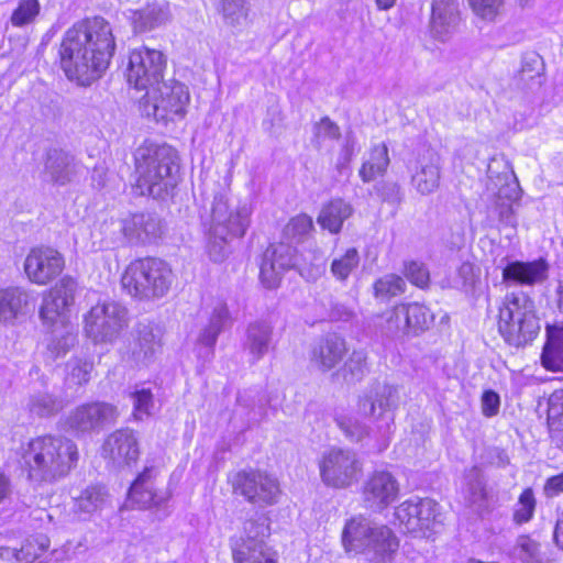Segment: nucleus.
Wrapping results in <instances>:
<instances>
[{
  "label": "nucleus",
  "instance_id": "nucleus-1",
  "mask_svg": "<svg viewBox=\"0 0 563 563\" xmlns=\"http://www.w3.org/2000/svg\"><path fill=\"white\" fill-rule=\"evenodd\" d=\"M111 24L100 16L76 22L63 35L60 67L69 80L89 86L108 69L115 51Z\"/></svg>",
  "mask_w": 563,
  "mask_h": 563
},
{
  "label": "nucleus",
  "instance_id": "nucleus-2",
  "mask_svg": "<svg viewBox=\"0 0 563 563\" xmlns=\"http://www.w3.org/2000/svg\"><path fill=\"white\" fill-rule=\"evenodd\" d=\"M398 399V389L395 386L377 385L358 401V411L372 418L375 430L367 431L356 417L349 415L338 416V426L349 440L362 442L367 439L366 445L383 451L389 443Z\"/></svg>",
  "mask_w": 563,
  "mask_h": 563
},
{
  "label": "nucleus",
  "instance_id": "nucleus-3",
  "mask_svg": "<svg viewBox=\"0 0 563 563\" xmlns=\"http://www.w3.org/2000/svg\"><path fill=\"white\" fill-rule=\"evenodd\" d=\"M76 287L75 279L65 276L43 296L40 318L49 330L46 350L53 360L66 355L77 342V327L70 320Z\"/></svg>",
  "mask_w": 563,
  "mask_h": 563
},
{
  "label": "nucleus",
  "instance_id": "nucleus-4",
  "mask_svg": "<svg viewBox=\"0 0 563 563\" xmlns=\"http://www.w3.org/2000/svg\"><path fill=\"white\" fill-rule=\"evenodd\" d=\"M29 477L35 483H54L65 477L76 465V444L64 438L33 439L23 454Z\"/></svg>",
  "mask_w": 563,
  "mask_h": 563
},
{
  "label": "nucleus",
  "instance_id": "nucleus-5",
  "mask_svg": "<svg viewBox=\"0 0 563 563\" xmlns=\"http://www.w3.org/2000/svg\"><path fill=\"white\" fill-rule=\"evenodd\" d=\"M177 155L168 145L144 144L135 153V189L142 196L163 198L177 184Z\"/></svg>",
  "mask_w": 563,
  "mask_h": 563
},
{
  "label": "nucleus",
  "instance_id": "nucleus-6",
  "mask_svg": "<svg viewBox=\"0 0 563 563\" xmlns=\"http://www.w3.org/2000/svg\"><path fill=\"white\" fill-rule=\"evenodd\" d=\"M291 267L296 268L306 280L314 282L325 272L324 254L320 250H309L296 255L291 245L272 244L263 254L260 279L264 287L276 288L283 273Z\"/></svg>",
  "mask_w": 563,
  "mask_h": 563
},
{
  "label": "nucleus",
  "instance_id": "nucleus-7",
  "mask_svg": "<svg viewBox=\"0 0 563 563\" xmlns=\"http://www.w3.org/2000/svg\"><path fill=\"white\" fill-rule=\"evenodd\" d=\"M251 207L247 203L232 206L227 194H218L211 208L208 252L212 261L221 262L227 254L230 238L244 235L249 224Z\"/></svg>",
  "mask_w": 563,
  "mask_h": 563
},
{
  "label": "nucleus",
  "instance_id": "nucleus-8",
  "mask_svg": "<svg viewBox=\"0 0 563 563\" xmlns=\"http://www.w3.org/2000/svg\"><path fill=\"white\" fill-rule=\"evenodd\" d=\"M173 282L174 274L169 264L157 257L132 261L121 277L123 289L141 300H156L165 297Z\"/></svg>",
  "mask_w": 563,
  "mask_h": 563
},
{
  "label": "nucleus",
  "instance_id": "nucleus-9",
  "mask_svg": "<svg viewBox=\"0 0 563 563\" xmlns=\"http://www.w3.org/2000/svg\"><path fill=\"white\" fill-rule=\"evenodd\" d=\"M498 330L505 341L514 346L533 341L540 331L533 300L523 292L506 295L499 308Z\"/></svg>",
  "mask_w": 563,
  "mask_h": 563
},
{
  "label": "nucleus",
  "instance_id": "nucleus-10",
  "mask_svg": "<svg viewBox=\"0 0 563 563\" xmlns=\"http://www.w3.org/2000/svg\"><path fill=\"white\" fill-rule=\"evenodd\" d=\"M128 310L113 300H98L84 316V333L95 344H112L128 328Z\"/></svg>",
  "mask_w": 563,
  "mask_h": 563
},
{
  "label": "nucleus",
  "instance_id": "nucleus-11",
  "mask_svg": "<svg viewBox=\"0 0 563 563\" xmlns=\"http://www.w3.org/2000/svg\"><path fill=\"white\" fill-rule=\"evenodd\" d=\"M318 467L322 483L336 489L353 486L363 474V462L357 453L335 446L325 450L321 454Z\"/></svg>",
  "mask_w": 563,
  "mask_h": 563
},
{
  "label": "nucleus",
  "instance_id": "nucleus-12",
  "mask_svg": "<svg viewBox=\"0 0 563 563\" xmlns=\"http://www.w3.org/2000/svg\"><path fill=\"white\" fill-rule=\"evenodd\" d=\"M394 516L405 532L420 538H430L442 522L440 507L430 498H409L395 508Z\"/></svg>",
  "mask_w": 563,
  "mask_h": 563
},
{
  "label": "nucleus",
  "instance_id": "nucleus-13",
  "mask_svg": "<svg viewBox=\"0 0 563 563\" xmlns=\"http://www.w3.org/2000/svg\"><path fill=\"white\" fill-rule=\"evenodd\" d=\"M434 320L428 307L418 302L395 306L382 317L380 327L387 336L419 335Z\"/></svg>",
  "mask_w": 563,
  "mask_h": 563
},
{
  "label": "nucleus",
  "instance_id": "nucleus-14",
  "mask_svg": "<svg viewBox=\"0 0 563 563\" xmlns=\"http://www.w3.org/2000/svg\"><path fill=\"white\" fill-rule=\"evenodd\" d=\"M165 68L166 57L161 51L146 46L134 48L129 55L128 82L135 89L147 92L163 82Z\"/></svg>",
  "mask_w": 563,
  "mask_h": 563
},
{
  "label": "nucleus",
  "instance_id": "nucleus-15",
  "mask_svg": "<svg viewBox=\"0 0 563 563\" xmlns=\"http://www.w3.org/2000/svg\"><path fill=\"white\" fill-rule=\"evenodd\" d=\"M157 121L183 120L190 102L188 87L177 80L163 81L146 92Z\"/></svg>",
  "mask_w": 563,
  "mask_h": 563
},
{
  "label": "nucleus",
  "instance_id": "nucleus-16",
  "mask_svg": "<svg viewBox=\"0 0 563 563\" xmlns=\"http://www.w3.org/2000/svg\"><path fill=\"white\" fill-rule=\"evenodd\" d=\"M232 485L236 493L260 507L276 505L282 496L278 479L258 470L236 473L232 478Z\"/></svg>",
  "mask_w": 563,
  "mask_h": 563
},
{
  "label": "nucleus",
  "instance_id": "nucleus-17",
  "mask_svg": "<svg viewBox=\"0 0 563 563\" xmlns=\"http://www.w3.org/2000/svg\"><path fill=\"white\" fill-rule=\"evenodd\" d=\"M268 530L263 525L247 522L244 527V537H241L232 545L234 563H278V552L265 540Z\"/></svg>",
  "mask_w": 563,
  "mask_h": 563
},
{
  "label": "nucleus",
  "instance_id": "nucleus-18",
  "mask_svg": "<svg viewBox=\"0 0 563 563\" xmlns=\"http://www.w3.org/2000/svg\"><path fill=\"white\" fill-rule=\"evenodd\" d=\"M158 474L155 465H146L142 473L132 483L126 503L132 507L141 509H154L158 519H163L170 514L169 498L166 492H155L151 481Z\"/></svg>",
  "mask_w": 563,
  "mask_h": 563
},
{
  "label": "nucleus",
  "instance_id": "nucleus-19",
  "mask_svg": "<svg viewBox=\"0 0 563 563\" xmlns=\"http://www.w3.org/2000/svg\"><path fill=\"white\" fill-rule=\"evenodd\" d=\"M399 493L400 484L393 473L375 470L367 475L362 486L364 507L382 512L398 499Z\"/></svg>",
  "mask_w": 563,
  "mask_h": 563
},
{
  "label": "nucleus",
  "instance_id": "nucleus-20",
  "mask_svg": "<svg viewBox=\"0 0 563 563\" xmlns=\"http://www.w3.org/2000/svg\"><path fill=\"white\" fill-rule=\"evenodd\" d=\"M23 266L31 283L47 285L63 272L65 261L57 250L42 245L30 250Z\"/></svg>",
  "mask_w": 563,
  "mask_h": 563
},
{
  "label": "nucleus",
  "instance_id": "nucleus-21",
  "mask_svg": "<svg viewBox=\"0 0 563 563\" xmlns=\"http://www.w3.org/2000/svg\"><path fill=\"white\" fill-rule=\"evenodd\" d=\"M117 418V408L107 402H89L76 407L66 418V427L75 433L101 428Z\"/></svg>",
  "mask_w": 563,
  "mask_h": 563
},
{
  "label": "nucleus",
  "instance_id": "nucleus-22",
  "mask_svg": "<svg viewBox=\"0 0 563 563\" xmlns=\"http://www.w3.org/2000/svg\"><path fill=\"white\" fill-rule=\"evenodd\" d=\"M440 155L431 150H424L408 164L411 184L421 195L435 191L440 184Z\"/></svg>",
  "mask_w": 563,
  "mask_h": 563
},
{
  "label": "nucleus",
  "instance_id": "nucleus-23",
  "mask_svg": "<svg viewBox=\"0 0 563 563\" xmlns=\"http://www.w3.org/2000/svg\"><path fill=\"white\" fill-rule=\"evenodd\" d=\"M102 455L118 467L136 463L140 456L136 433L129 428L112 432L102 445Z\"/></svg>",
  "mask_w": 563,
  "mask_h": 563
},
{
  "label": "nucleus",
  "instance_id": "nucleus-24",
  "mask_svg": "<svg viewBox=\"0 0 563 563\" xmlns=\"http://www.w3.org/2000/svg\"><path fill=\"white\" fill-rule=\"evenodd\" d=\"M376 522L358 515L347 519L341 532V545L349 556L363 555Z\"/></svg>",
  "mask_w": 563,
  "mask_h": 563
},
{
  "label": "nucleus",
  "instance_id": "nucleus-25",
  "mask_svg": "<svg viewBox=\"0 0 563 563\" xmlns=\"http://www.w3.org/2000/svg\"><path fill=\"white\" fill-rule=\"evenodd\" d=\"M399 549V539L386 525L376 522L363 556L373 563L390 562Z\"/></svg>",
  "mask_w": 563,
  "mask_h": 563
},
{
  "label": "nucleus",
  "instance_id": "nucleus-26",
  "mask_svg": "<svg viewBox=\"0 0 563 563\" xmlns=\"http://www.w3.org/2000/svg\"><path fill=\"white\" fill-rule=\"evenodd\" d=\"M459 4L456 0H433L430 32L439 41H446L454 33L459 23Z\"/></svg>",
  "mask_w": 563,
  "mask_h": 563
},
{
  "label": "nucleus",
  "instance_id": "nucleus-27",
  "mask_svg": "<svg viewBox=\"0 0 563 563\" xmlns=\"http://www.w3.org/2000/svg\"><path fill=\"white\" fill-rule=\"evenodd\" d=\"M126 16L136 32H146L166 24L172 13L167 2H153L139 10H128Z\"/></svg>",
  "mask_w": 563,
  "mask_h": 563
},
{
  "label": "nucleus",
  "instance_id": "nucleus-28",
  "mask_svg": "<svg viewBox=\"0 0 563 563\" xmlns=\"http://www.w3.org/2000/svg\"><path fill=\"white\" fill-rule=\"evenodd\" d=\"M548 266L539 260L532 262L514 261L503 269V279L506 283L520 285H534L547 278Z\"/></svg>",
  "mask_w": 563,
  "mask_h": 563
},
{
  "label": "nucleus",
  "instance_id": "nucleus-29",
  "mask_svg": "<svg viewBox=\"0 0 563 563\" xmlns=\"http://www.w3.org/2000/svg\"><path fill=\"white\" fill-rule=\"evenodd\" d=\"M345 353V340L339 335H329L313 349L311 362L321 371H330L342 361Z\"/></svg>",
  "mask_w": 563,
  "mask_h": 563
},
{
  "label": "nucleus",
  "instance_id": "nucleus-30",
  "mask_svg": "<svg viewBox=\"0 0 563 563\" xmlns=\"http://www.w3.org/2000/svg\"><path fill=\"white\" fill-rule=\"evenodd\" d=\"M31 301V294L21 287L0 289V323L11 324L24 312Z\"/></svg>",
  "mask_w": 563,
  "mask_h": 563
},
{
  "label": "nucleus",
  "instance_id": "nucleus-31",
  "mask_svg": "<svg viewBox=\"0 0 563 563\" xmlns=\"http://www.w3.org/2000/svg\"><path fill=\"white\" fill-rule=\"evenodd\" d=\"M45 170L53 184L64 186L70 183L78 173V164L73 156L53 151L47 156Z\"/></svg>",
  "mask_w": 563,
  "mask_h": 563
},
{
  "label": "nucleus",
  "instance_id": "nucleus-32",
  "mask_svg": "<svg viewBox=\"0 0 563 563\" xmlns=\"http://www.w3.org/2000/svg\"><path fill=\"white\" fill-rule=\"evenodd\" d=\"M547 343L541 355L542 365L552 372H563V324H548Z\"/></svg>",
  "mask_w": 563,
  "mask_h": 563
},
{
  "label": "nucleus",
  "instance_id": "nucleus-33",
  "mask_svg": "<svg viewBox=\"0 0 563 563\" xmlns=\"http://www.w3.org/2000/svg\"><path fill=\"white\" fill-rule=\"evenodd\" d=\"M209 313V324L200 333L198 344L211 351L218 335L229 322L230 316L227 305L220 299L212 301Z\"/></svg>",
  "mask_w": 563,
  "mask_h": 563
},
{
  "label": "nucleus",
  "instance_id": "nucleus-34",
  "mask_svg": "<svg viewBox=\"0 0 563 563\" xmlns=\"http://www.w3.org/2000/svg\"><path fill=\"white\" fill-rule=\"evenodd\" d=\"M216 7L227 26L240 31L249 24L250 8L246 0H217Z\"/></svg>",
  "mask_w": 563,
  "mask_h": 563
},
{
  "label": "nucleus",
  "instance_id": "nucleus-35",
  "mask_svg": "<svg viewBox=\"0 0 563 563\" xmlns=\"http://www.w3.org/2000/svg\"><path fill=\"white\" fill-rule=\"evenodd\" d=\"M352 214V207L342 199H335L325 205L318 217L319 224L331 233H338L343 222Z\"/></svg>",
  "mask_w": 563,
  "mask_h": 563
},
{
  "label": "nucleus",
  "instance_id": "nucleus-36",
  "mask_svg": "<svg viewBox=\"0 0 563 563\" xmlns=\"http://www.w3.org/2000/svg\"><path fill=\"white\" fill-rule=\"evenodd\" d=\"M389 165L388 150L383 143L372 147L367 156L364 158L360 169V177L364 183L375 180L383 176Z\"/></svg>",
  "mask_w": 563,
  "mask_h": 563
},
{
  "label": "nucleus",
  "instance_id": "nucleus-37",
  "mask_svg": "<svg viewBox=\"0 0 563 563\" xmlns=\"http://www.w3.org/2000/svg\"><path fill=\"white\" fill-rule=\"evenodd\" d=\"M131 223L135 225H144V228L132 229V227L126 223L123 227V234L130 240H134L140 243H150L158 236L159 223L152 216L133 214L131 217Z\"/></svg>",
  "mask_w": 563,
  "mask_h": 563
},
{
  "label": "nucleus",
  "instance_id": "nucleus-38",
  "mask_svg": "<svg viewBox=\"0 0 563 563\" xmlns=\"http://www.w3.org/2000/svg\"><path fill=\"white\" fill-rule=\"evenodd\" d=\"M108 493L103 486L87 487L75 498L74 510L80 515H91L101 510L108 503Z\"/></svg>",
  "mask_w": 563,
  "mask_h": 563
},
{
  "label": "nucleus",
  "instance_id": "nucleus-39",
  "mask_svg": "<svg viewBox=\"0 0 563 563\" xmlns=\"http://www.w3.org/2000/svg\"><path fill=\"white\" fill-rule=\"evenodd\" d=\"M48 547V538L44 534H36L27 539L19 551L10 550L9 548H0V558L12 555L18 562L32 563L38 559Z\"/></svg>",
  "mask_w": 563,
  "mask_h": 563
},
{
  "label": "nucleus",
  "instance_id": "nucleus-40",
  "mask_svg": "<svg viewBox=\"0 0 563 563\" xmlns=\"http://www.w3.org/2000/svg\"><path fill=\"white\" fill-rule=\"evenodd\" d=\"M272 338L269 323L254 322L247 330V349L255 358H261L268 351Z\"/></svg>",
  "mask_w": 563,
  "mask_h": 563
},
{
  "label": "nucleus",
  "instance_id": "nucleus-41",
  "mask_svg": "<svg viewBox=\"0 0 563 563\" xmlns=\"http://www.w3.org/2000/svg\"><path fill=\"white\" fill-rule=\"evenodd\" d=\"M462 495L470 506H474L478 509L485 506L486 490L478 470L472 468L465 475Z\"/></svg>",
  "mask_w": 563,
  "mask_h": 563
},
{
  "label": "nucleus",
  "instance_id": "nucleus-42",
  "mask_svg": "<svg viewBox=\"0 0 563 563\" xmlns=\"http://www.w3.org/2000/svg\"><path fill=\"white\" fill-rule=\"evenodd\" d=\"M159 349V340L151 329L144 328L140 331L136 346L132 357L136 364H147Z\"/></svg>",
  "mask_w": 563,
  "mask_h": 563
},
{
  "label": "nucleus",
  "instance_id": "nucleus-43",
  "mask_svg": "<svg viewBox=\"0 0 563 563\" xmlns=\"http://www.w3.org/2000/svg\"><path fill=\"white\" fill-rule=\"evenodd\" d=\"M514 556L525 563H549L539 542L529 536H520L512 550Z\"/></svg>",
  "mask_w": 563,
  "mask_h": 563
},
{
  "label": "nucleus",
  "instance_id": "nucleus-44",
  "mask_svg": "<svg viewBox=\"0 0 563 563\" xmlns=\"http://www.w3.org/2000/svg\"><path fill=\"white\" fill-rule=\"evenodd\" d=\"M92 369V358L75 355L66 365V382L71 385L86 384L90 379Z\"/></svg>",
  "mask_w": 563,
  "mask_h": 563
},
{
  "label": "nucleus",
  "instance_id": "nucleus-45",
  "mask_svg": "<svg viewBox=\"0 0 563 563\" xmlns=\"http://www.w3.org/2000/svg\"><path fill=\"white\" fill-rule=\"evenodd\" d=\"M360 255L356 249L350 247L338 255L331 263V274L336 280L344 282L358 267Z\"/></svg>",
  "mask_w": 563,
  "mask_h": 563
},
{
  "label": "nucleus",
  "instance_id": "nucleus-46",
  "mask_svg": "<svg viewBox=\"0 0 563 563\" xmlns=\"http://www.w3.org/2000/svg\"><path fill=\"white\" fill-rule=\"evenodd\" d=\"M41 13L38 0H19L10 15V23L14 27H25L35 23Z\"/></svg>",
  "mask_w": 563,
  "mask_h": 563
},
{
  "label": "nucleus",
  "instance_id": "nucleus-47",
  "mask_svg": "<svg viewBox=\"0 0 563 563\" xmlns=\"http://www.w3.org/2000/svg\"><path fill=\"white\" fill-rule=\"evenodd\" d=\"M130 397L133 404L132 415L135 420L142 421L152 415L154 397L150 388L144 385H136L130 393Z\"/></svg>",
  "mask_w": 563,
  "mask_h": 563
},
{
  "label": "nucleus",
  "instance_id": "nucleus-48",
  "mask_svg": "<svg viewBox=\"0 0 563 563\" xmlns=\"http://www.w3.org/2000/svg\"><path fill=\"white\" fill-rule=\"evenodd\" d=\"M62 400L48 393L34 394L29 401V410L37 417H49L62 409Z\"/></svg>",
  "mask_w": 563,
  "mask_h": 563
},
{
  "label": "nucleus",
  "instance_id": "nucleus-49",
  "mask_svg": "<svg viewBox=\"0 0 563 563\" xmlns=\"http://www.w3.org/2000/svg\"><path fill=\"white\" fill-rule=\"evenodd\" d=\"M405 280L394 274L385 275L374 284V295L377 299L388 300L405 291Z\"/></svg>",
  "mask_w": 563,
  "mask_h": 563
},
{
  "label": "nucleus",
  "instance_id": "nucleus-50",
  "mask_svg": "<svg viewBox=\"0 0 563 563\" xmlns=\"http://www.w3.org/2000/svg\"><path fill=\"white\" fill-rule=\"evenodd\" d=\"M479 274L478 268L472 263L465 262L459 267L456 276L452 280H449L445 286L463 289L464 291H472L479 282Z\"/></svg>",
  "mask_w": 563,
  "mask_h": 563
},
{
  "label": "nucleus",
  "instance_id": "nucleus-51",
  "mask_svg": "<svg viewBox=\"0 0 563 563\" xmlns=\"http://www.w3.org/2000/svg\"><path fill=\"white\" fill-rule=\"evenodd\" d=\"M313 228L312 219L307 214H299L294 217L285 227L284 234L288 241L286 244L290 245L291 242L301 241Z\"/></svg>",
  "mask_w": 563,
  "mask_h": 563
},
{
  "label": "nucleus",
  "instance_id": "nucleus-52",
  "mask_svg": "<svg viewBox=\"0 0 563 563\" xmlns=\"http://www.w3.org/2000/svg\"><path fill=\"white\" fill-rule=\"evenodd\" d=\"M366 371V353L364 351H353L342 367V376L347 382L360 380Z\"/></svg>",
  "mask_w": 563,
  "mask_h": 563
},
{
  "label": "nucleus",
  "instance_id": "nucleus-53",
  "mask_svg": "<svg viewBox=\"0 0 563 563\" xmlns=\"http://www.w3.org/2000/svg\"><path fill=\"white\" fill-rule=\"evenodd\" d=\"M536 509V498L531 488L525 489L516 504L514 519L517 523H525L532 519Z\"/></svg>",
  "mask_w": 563,
  "mask_h": 563
},
{
  "label": "nucleus",
  "instance_id": "nucleus-54",
  "mask_svg": "<svg viewBox=\"0 0 563 563\" xmlns=\"http://www.w3.org/2000/svg\"><path fill=\"white\" fill-rule=\"evenodd\" d=\"M473 12L487 21H493L499 13L503 0H468Z\"/></svg>",
  "mask_w": 563,
  "mask_h": 563
},
{
  "label": "nucleus",
  "instance_id": "nucleus-55",
  "mask_svg": "<svg viewBox=\"0 0 563 563\" xmlns=\"http://www.w3.org/2000/svg\"><path fill=\"white\" fill-rule=\"evenodd\" d=\"M313 133L317 144L321 146L338 139L339 128L329 118H323L314 125Z\"/></svg>",
  "mask_w": 563,
  "mask_h": 563
},
{
  "label": "nucleus",
  "instance_id": "nucleus-56",
  "mask_svg": "<svg viewBox=\"0 0 563 563\" xmlns=\"http://www.w3.org/2000/svg\"><path fill=\"white\" fill-rule=\"evenodd\" d=\"M406 277L416 286L420 288H424L429 285V271L424 267L422 263L419 262H408L405 266Z\"/></svg>",
  "mask_w": 563,
  "mask_h": 563
},
{
  "label": "nucleus",
  "instance_id": "nucleus-57",
  "mask_svg": "<svg viewBox=\"0 0 563 563\" xmlns=\"http://www.w3.org/2000/svg\"><path fill=\"white\" fill-rule=\"evenodd\" d=\"M360 150L361 146L356 139L352 134H347L342 143V148L336 159V168L342 170L347 167Z\"/></svg>",
  "mask_w": 563,
  "mask_h": 563
},
{
  "label": "nucleus",
  "instance_id": "nucleus-58",
  "mask_svg": "<svg viewBox=\"0 0 563 563\" xmlns=\"http://www.w3.org/2000/svg\"><path fill=\"white\" fill-rule=\"evenodd\" d=\"M482 413L492 418L498 415L500 408V397L494 390H485L481 397Z\"/></svg>",
  "mask_w": 563,
  "mask_h": 563
},
{
  "label": "nucleus",
  "instance_id": "nucleus-59",
  "mask_svg": "<svg viewBox=\"0 0 563 563\" xmlns=\"http://www.w3.org/2000/svg\"><path fill=\"white\" fill-rule=\"evenodd\" d=\"M563 416V389L553 391L548 399V420H558Z\"/></svg>",
  "mask_w": 563,
  "mask_h": 563
},
{
  "label": "nucleus",
  "instance_id": "nucleus-60",
  "mask_svg": "<svg viewBox=\"0 0 563 563\" xmlns=\"http://www.w3.org/2000/svg\"><path fill=\"white\" fill-rule=\"evenodd\" d=\"M561 493H563V472L550 477L544 485V494L548 497H553Z\"/></svg>",
  "mask_w": 563,
  "mask_h": 563
},
{
  "label": "nucleus",
  "instance_id": "nucleus-61",
  "mask_svg": "<svg viewBox=\"0 0 563 563\" xmlns=\"http://www.w3.org/2000/svg\"><path fill=\"white\" fill-rule=\"evenodd\" d=\"M554 541L556 545L563 550V510L558 516L554 529Z\"/></svg>",
  "mask_w": 563,
  "mask_h": 563
},
{
  "label": "nucleus",
  "instance_id": "nucleus-62",
  "mask_svg": "<svg viewBox=\"0 0 563 563\" xmlns=\"http://www.w3.org/2000/svg\"><path fill=\"white\" fill-rule=\"evenodd\" d=\"M500 221L505 225L514 228L516 225V219L510 207H507L500 211Z\"/></svg>",
  "mask_w": 563,
  "mask_h": 563
},
{
  "label": "nucleus",
  "instance_id": "nucleus-63",
  "mask_svg": "<svg viewBox=\"0 0 563 563\" xmlns=\"http://www.w3.org/2000/svg\"><path fill=\"white\" fill-rule=\"evenodd\" d=\"M8 493L9 481L3 474H0V501L7 497Z\"/></svg>",
  "mask_w": 563,
  "mask_h": 563
},
{
  "label": "nucleus",
  "instance_id": "nucleus-64",
  "mask_svg": "<svg viewBox=\"0 0 563 563\" xmlns=\"http://www.w3.org/2000/svg\"><path fill=\"white\" fill-rule=\"evenodd\" d=\"M353 316V312L346 308H342V309H336L334 311V317L338 319V320H342V321H347L349 319H351Z\"/></svg>",
  "mask_w": 563,
  "mask_h": 563
}]
</instances>
